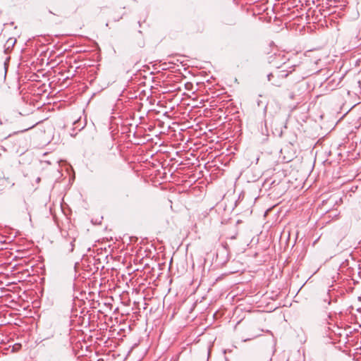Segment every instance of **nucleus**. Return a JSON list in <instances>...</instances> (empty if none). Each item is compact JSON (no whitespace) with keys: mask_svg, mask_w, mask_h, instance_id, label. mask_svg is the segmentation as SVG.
<instances>
[{"mask_svg":"<svg viewBox=\"0 0 361 361\" xmlns=\"http://www.w3.org/2000/svg\"><path fill=\"white\" fill-rule=\"evenodd\" d=\"M74 240L71 241V244H70V246H71V248H70V252H73V250H74Z\"/></svg>","mask_w":361,"mask_h":361,"instance_id":"f257e3e1","label":"nucleus"},{"mask_svg":"<svg viewBox=\"0 0 361 361\" xmlns=\"http://www.w3.org/2000/svg\"><path fill=\"white\" fill-rule=\"evenodd\" d=\"M20 346V345H19V344H16V345L14 346V348L16 349V348H19Z\"/></svg>","mask_w":361,"mask_h":361,"instance_id":"7ed1b4c3","label":"nucleus"},{"mask_svg":"<svg viewBox=\"0 0 361 361\" xmlns=\"http://www.w3.org/2000/svg\"><path fill=\"white\" fill-rule=\"evenodd\" d=\"M7 43H11L12 44V45H13L15 43H16V39H13L12 38H10L8 41H7Z\"/></svg>","mask_w":361,"mask_h":361,"instance_id":"f03ea898","label":"nucleus"}]
</instances>
